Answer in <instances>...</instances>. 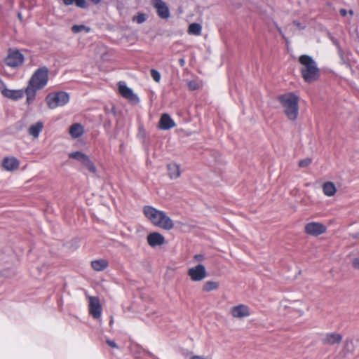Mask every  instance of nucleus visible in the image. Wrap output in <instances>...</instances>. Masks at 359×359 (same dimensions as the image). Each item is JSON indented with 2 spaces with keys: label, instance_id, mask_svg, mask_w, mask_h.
<instances>
[{
  "label": "nucleus",
  "instance_id": "obj_9",
  "mask_svg": "<svg viewBox=\"0 0 359 359\" xmlns=\"http://www.w3.org/2000/svg\"><path fill=\"white\" fill-rule=\"evenodd\" d=\"M24 56L18 50H10L5 58V63L11 67H18L24 62Z\"/></svg>",
  "mask_w": 359,
  "mask_h": 359
},
{
  "label": "nucleus",
  "instance_id": "obj_5",
  "mask_svg": "<svg viewBox=\"0 0 359 359\" xmlns=\"http://www.w3.org/2000/svg\"><path fill=\"white\" fill-rule=\"evenodd\" d=\"M46 101L48 107L51 109H54L67 104L69 101V96L65 92L50 93L47 95Z\"/></svg>",
  "mask_w": 359,
  "mask_h": 359
},
{
  "label": "nucleus",
  "instance_id": "obj_4",
  "mask_svg": "<svg viewBox=\"0 0 359 359\" xmlns=\"http://www.w3.org/2000/svg\"><path fill=\"white\" fill-rule=\"evenodd\" d=\"M283 111L288 119L294 121L299 113V97L292 93H287L278 97Z\"/></svg>",
  "mask_w": 359,
  "mask_h": 359
},
{
  "label": "nucleus",
  "instance_id": "obj_35",
  "mask_svg": "<svg viewBox=\"0 0 359 359\" xmlns=\"http://www.w3.org/2000/svg\"><path fill=\"white\" fill-rule=\"evenodd\" d=\"M190 359H212L210 355H193Z\"/></svg>",
  "mask_w": 359,
  "mask_h": 359
},
{
  "label": "nucleus",
  "instance_id": "obj_34",
  "mask_svg": "<svg viewBox=\"0 0 359 359\" xmlns=\"http://www.w3.org/2000/svg\"><path fill=\"white\" fill-rule=\"evenodd\" d=\"M205 256L203 254H196L193 257V260L195 262H198V264H201L200 262H203Z\"/></svg>",
  "mask_w": 359,
  "mask_h": 359
},
{
  "label": "nucleus",
  "instance_id": "obj_8",
  "mask_svg": "<svg viewBox=\"0 0 359 359\" xmlns=\"http://www.w3.org/2000/svg\"><path fill=\"white\" fill-rule=\"evenodd\" d=\"M69 158L75 159L83 164L90 172L93 173L96 172V168L95 165L89 159L88 156L85 154L76 151L69 154Z\"/></svg>",
  "mask_w": 359,
  "mask_h": 359
},
{
  "label": "nucleus",
  "instance_id": "obj_2",
  "mask_svg": "<svg viewBox=\"0 0 359 359\" xmlns=\"http://www.w3.org/2000/svg\"><path fill=\"white\" fill-rule=\"evenodd\" d=\"M144 217L154 226L165 230H171L174 227L172 219L163 211L151 205L143 207Z\"/></svg>",
  "mask_w": 359,
  "mask_h": 359
},
{
  "label": "nucleus",
  "instance_id": "obj_3",
  "mask_svg": "<svg viewBox=\"0 0 359 359\" xmlns=\"http://www.w3.org/2000/svg\"><path fill=\"white\" fill-rule=\"evenodd\" d=\"M299 62L301 64V73L304 81L307 83L316 81L320 76V72L313 58L307 55H303L299 57Z\"/></svg>",
  "mask_w": 359,
  "mask_h": 359
},
{
  "label": "nucleus",
  "instance_id": "obj_40",
  "mask_svg": "<svg viewBox=\"0 0 359 359\" xmlns=\"http://www.w3.org/2000/svg\"><path fill=\"white\" fill-rule=\"evenodd\" d=\"M180 63H181L182 65H183L184 63V60L183 59H181L180 60Z\"/></svg>",
  "mask_w": 359,
  "mask_h": 359
},
{
  "label": "nucleus",
  "instance_id": "obj_21",
  "mask_svg": "<svg viewBox=\"0 0 359 359\" xmlns=\"http://www.w3.org/2000/svg\"><path fill=\"white\" fill-rule=\"evenodd\" d=\"M175 126L174 121L168 114H163L159 121V127L162 130H169Z\"/></svg>",
  "mask_w": 359,
  "mask_h": 359
},
{
  "label": "nucleus",
  "instance_id": "obj_32",
  "mask_svg": "<svg viewBox=\"0 0 359 359\" xmlns=\"http://www.w3.org/2000/svg\"><path fill=\"white\" fill-rule=\"evenodd\" d=\"M151 76L156 82H159L161 80V74L157 70L152 69L151 70Z\"/></svg>",
  "mask_w": 359,
  "mask_h": 359
},
{
  "label": "nucleus",
  "instance_id": "obj_23",
  "mask_svg": "<svg viewBox=\"0 0 359 359\" xmlns=\"http://www.w3.org/2000/svg\"><path fill=\"white\" fill-rule=\"evenodd\" d=\"M323 191L328 197L333 196L337 192V188L334 183L327 182L323 185Z\"/></svg>",
  "mask_w": 359,
  "mask_h": 359
},
{
  "label": "nucleus",
  "instance_id": "obj_25",
  "mask_svg": "<svg viewBox=\"0 0 359 359\" xmlns=\"http://www.w3.org/2000/svg\"><path fill=\"white\" fill-rule=\"evenodd\" d=\"M202 26L198 23H191L188 27V34L190 35L199 36L201 34Z\"/></svg>",
  "mask_w": 359,
  "mask_h": 359
},
{
  "label": "nucleus",
  "instance_id": "obj_37",
  "mask_svg": "<svg viewBox=\"0 0 359 359\" xmlns=\"http://www.w3.org/2000/svg\"><path fill=\"white\" fill-rule=\"evenodd\" d=\"M107 343L109 344V346H110L113 348H117L116 343L113 341L107 340Z\"/></svg>",
  "mask_w": 359,
  "mask_h": 359
},
{
  "label": "nucleus",
  "instance_id": "obj_33",
  "mask_svg": "<svg viewBox=\"0 0 359 359\" xmlns=\"http://www.w3.org/2000/svg\"><path fill=\"white\" fill-rule=\"evenodd\" d=\"M311 163V159L310 158H306L299 161V166L300 168H306L309 166Z\"/></svg>",
  "mask_w": 359,
  "mask_h": 359
},
{
  "label": "nucleus",
  "instance_id": "obj_12",
  "mask_svg": "<svg viewBox=\"0 0 359 359\" xmlns=\"http://www.w3.org/2000/svg\"><path fill=\"white\" fill-rule=\"evenodd\" d=\"M119 93L130 102L136 104L139 102L138 96L129 88L126 83L120 81L118 84Z\"/></svg>",
  "mask_w": 359,
  "mask_h": 359
},
{
  "label": "nucleus",
  "instance_id": "obj_16",
  "mask_svg": "<svg viewBox=\"0 0 359 359\" xmlns=\"http://www.w3.org/2000/svg\"><path fill=\"white\" fill-rule=\"evenodd\" d=\"M153 6L161 18L168 19L170 17L169 8L162 0H153Z\"/></svg>",
  "mask_w": 359,
  "mask_h": 359
},
{
  "label": "nucleus",
  "instance_id": "obj_36",
  "mask_svg": "<svg viewBox=\"0 0 359 359\" xmlns=\"http://www.w3.org/2000/svg\"><path fill=\"white\" fill-rule=\"evenodd\" d=\"M352 263L354 268L359 269V257L355 258Z\"/></svg>",
  "mask_w": 359,
  "mask_h": 359
},
{
  "label": "nucleus",
  "instance_id": "obj_1",
  "mask_svg": "<svg viewBox=\"0 0 359 359\" xmlns=\"http://www.w3.org/2000/svg\"><path fill=\"white\" fill-rule=\"evenodd\" d=\"M48 69L43 67L36 69L28 81L25 88L26 103L31 104L36 99V92L43 88L48 83Z\"/></svg>",
  "mask_w": 359,
  "mask_h": 359
},
{
  "label": "nucleus",
  "instance_id": "obj_7",
  "mask_svg": "<svg viewBox=\"0 0 359 359\" xmlns=\"http://www.w3.org/2000/svg\"><path fill=\"white\" fill-rule=\"evenodd\" d=\"M187 276L193 282H201L206 278L208 272L203 264H198L188 269Z\"/></svg>",
  "mask_w": 359,
  "mask_h": 359
},
{
  "label": "nucleus",
  "instance_id": "obj_24",
  "mask_svg": "<svg viewBox=\"0 0 359 359\" xmlns=\"http://www.w3.org/2000/svg\"><path fill=\"white\" fill-rule=\"evenodd\" d=\"M107 266L108 262L104 259H96L91 262V266L96 271H103Z\"/></svg>",
  "mask_w": 359,
  "mask_h": 359
},
{
  "label": "nucleus",
  "instance_id": "obj_29",
  "mask_svg": "<svg viewBox=\"0 0 359 359\" xmlns=\"http://www.w3.org/2000/svg\"><path fill=\"white\" fill-rule=\"evenodd\" d=\"M63 2L67 6L75 4L78 7L81 8H86L87 6V2L86 0H63Z\"/></svg>",
  "mask_w": 359,
  "mask_h": 359
},
{
  "label": "nucleus",
  "instance_id": "obj_28",
  "mask_svg": "<svg viewBox=\"0 0 359 359\" xmlns=\"http://www.w3.org/2000/svg\"><path fill=\"white\" fill-rule=\"evenodd\" d=\"M71 30L74 34H79L81 32L89 33L90 28L84 25H75L71 27Z\"/></svg>",
  "mask_w": 359,
  "mask_h": 359
},
{
  "label": "nucleus",
  "instance_id": "obj_14",
  "mask_svg": "<svg viewBox=\"0 0 359 359\" xmlns=\"http://www.w3.org/2000/svg\"><path fill=\"white\" fill-rule=\"evenodd\" d=\"M231 316L234 318L242 319L251 315L250 309L244 304L233 306L230 310Z\"/></svg>",
  "mask_w": 359,
  "mask_h": 359
},
{
  "label": "nucleus",
  "instance_id": "obj_38",
  "mask_svg": "<svg viewBox=\"0 0 359 359\" xmlns=\"http://www.w3.org/2000/svg\"><path fill=\"white\" fill-rule=\"evenodd\" d=\"M339 13L342 16H345L347 13L346 11L344 9H341Z\"/></svg>",
  "mask_w": 359,
  "mask_h": 359
},
{
  "label": "nucleus",
  "instance_id": "obj_27",
  "mask_svg": "<svg viewBox=\"0 0 359 359\" xmlns=\"http://www.w3.org/2000/svg\"><path fill=\"white\" fill-rule=\"evenodd\" d=\"M218 287L219 283L217 282L209 280L203 284V290L205 292H210L217 290Z\"/></svg>",
  "mask_w": 359,
  "mask_h": 359
},
{
  "label": "nucleus",
  "instance_id": "obj_22",
  "mask_svg": "<svg viewBox=\"0 0 359 359\" xmlns=\"http://www.w3.org/2000/svg\"><path fill=\"white\" fill-rule=\"evenodd\" d=\"M83 132V127L79 123H74L69 128V134L72 138L81 137Z\"/></svg>",
  "mask_w": 359,
  "mask_h": 359
},
{
  "label": "nucleus",
  "instance_id": "obj_13",
  "mask_svg": "<svg viewBox=\"0 0 359 359\" xmlns=\"http://www.w3.org/2000/svg\"><path fill=\"white\" fill-rule=\"evenodd\" d=\"M327 230L326 226L320 222H309L304 227L305 232L313 236H318L325 233Z\"/></svg>",
  "mask_w": 359,
  "mask_h": 359
},
{
  "label": "nucleus",
  "instance_id": "obj_19",
  "mask_svg": "<svg viewBox=\"0 0 359 359\" xmlns=\"http://www.w3.org/2000/svg\"><path fill=\"white\" fill-rule=\"evenodd\" d=\"M342 339L341 334L335 332L326 334L322 339V342L326 345H334L339 344Z\"/></svg>",
  "mask_w": 359,
  "mask_h": 359
},
{
  "label": "nucleus",
  "instance_id": "obj_18",
  "mask_svg": "<svg viewBox=\"0 0 359 359\" xmlns=\"http://www.w3.org/2000/svg\"><path fill=\"white\" fill-rule=\"evenodd\" d=\"M147 240L149 245L151 247L159 246L165 243V237L160 233L157 232L149 234Z\"/></svg>",
  "mask_w": 359,
  "mask_h": 359
},
{
  "label": "nucleus",
  "instance_id": "obj_30",
  "mask_svg": "<svg viewBox=\"0 0 359 359\" xmlns=\"http://www.w3.org/2000/svg\"><path fill=\"white\" fill-rule=\"evenodd\" d=\"M188 88L190 90H195L201 88L203 83L198 80H191L187 82Z\"/></svg>",
  "mask_w": 359,
  "mask_h": 359
},
{
  "label": "nucleus",
  "instance_id": "obj_11",
  "mask_svg": "<svg viewBox=\"0 0 359 359\" xmlns=\"http://www.w3.org/2000/svg\"><path fill=\"white\" fill-rule=\"evenodd\" d=\"M88 309L90 314L95 318L99 319L102 316V306L97 297L88 296Z\"/></svg>",
  "mask_w": 359,
  "mask_h": 359
},
{
  "label": "nucleus",
  "instance_id": "obj_39",
  "mask_svg": "<svg viewBox=\"0 0 359 359\" xmlns=\"http://www.w3.org/2000/svg\"><path fill=\"white\" fill-rule=\"evenodd\" d=\"M90 1H91L93 4H99V3L101 1V0H90Z\"/></svg>",
  "mask_w": 359,
  "mask_h": 359
},
{
  "label": "nucleus",
  "instance_id": "obj_20",
  "mask_svg": "<svg viewBox=\"0 0 359 359\" xmlns=\"http://www.w3.org/2000/svg\"><path fill=\"white\" fill-rule=\"evenodd\" d=\"M168 175L170 179L176 180L181 175L180 165L175 162L169 163L167 165Z\"/></svg>",
  "mask_w": 359,
  "mask_h": 359
},
{
  "label": "nucleus",
  "instance_id": "obj_6",
  "mask_svg": "<svg viewBox=\"0 0 359 359\" xmlns=\"http://www.w3.org/2000/svg\"><path fill=\"white\" fill-rule=\"evenodd\" d=\"M280 308L283 309H289L290 313L295 317H302L305 313V305L300 300H282L280 302Z\"/></svg>",
  "mask_w": 359,
  "mask_h": 359
},
{
  "label": "nucleus",
  "instance_id": "obj_26",
  "mask_svg": "<svg viewBox=\"0 0 359 359\" xmlns=\"http://www.w3.org/2000/svg\"><path fill=\"white\" fill-rule=\"evenodd\" d=\"M357 342H355L352 340L346 341L344 346V356L346 355V354H353L355 351V344Z\"/></svg>",
  "mask_w": 359,
  "mask_h": 359
},
{
  "label": "nucleus",
  "instance_id": "obj_17",
  "mask_svg": "<svg viewBox=\"0 0 359 359\" xmlns=\"http://www.w3.org/2000/svg\"><path fill=\"white\" fill-rule=\"evenodd\" d=\"M44 124L43 121H39L31 124L27 129V134L32 137L33 140L39 138L41 133L43 131Z\"/></svg>",
  "mask_w": 359,
  "mask_h": 359
},
{
  "label": "nucleus",
  "instance_id": "obj_15",
  "mask_svg": "<svg viewBox=\"0 0 359 359\" xmlns=\"http://www.w3.org/2000/svg\"><path fill=\"white\" fill-rule=\"evenodd\" d=\"M1 165L4 170L14 172L19 168L20 161L14 156H6L3 158Z\"/></svg>",
  "mask_w": 359,
  "mask_h": 359
},
{
  "label": "nucleus",
  "instance_id": "obj_41",
  "mask_svg": "<svg viewBox=\"0 0 359 359\" xmlns=\"http://www.w3.org/2000/svg\"><path fill=\"white\" fill-rule=\"evenodd\" d=\"M18 18H19V19H20V20H21V19H22V15H21V14H20V13H18Z\"/></svg>",
  "mask_w": 359,
  "mask_h": 359
},
{
  "label": "nucleus",
  "instance_id": "obj_10",
  "mask_svg": "<svg viewBox=\"0 0 359 359\" xmlns=\"http://www.w3.org/2000/svg\"><path fill=\"white\" fill-rule=\"evenodd\" d=\"M0 91L5 97L12 100H19L22 99L25 94V89H9L4 83L0 84Z\"/></svg>",
  "mask_w": 359,
  "mask_h": 359
},
{
  "label": "nucleus",
  "instance_id": "obj_31",
  "mask_svg": "<svg viewBox=\"0 0 359 359\" xmlns=\"http://www.w3.org/2000/svg\"><path fill=\"white\" fill-rule=\"evenodd\" d=\"M146 15L144 13H138L133 17V21L138 24H142L146 20Z\"/></svg>",
  "mask_w": 359,
  "mask_h": 359
}]
</instances>
